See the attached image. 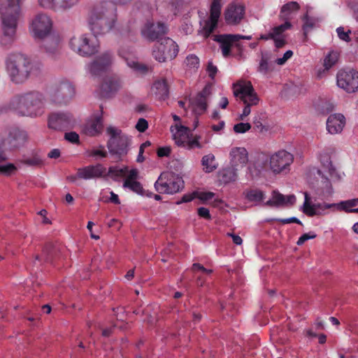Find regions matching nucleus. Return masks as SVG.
Instances as JSON below:
<instances>
[{
	"mask_svg": "<svg viewBox=\"0 0 358 358\" xmlns=\"http://www.w3.org/2000/svg\"><path fill=\"white\" fill-rule=\"evenodd\" d=\"M117 21L116 6L110 1L96 3L88 17L89 27L95 36L104 35L115 27Z\"/></svg>",
	"mask_w": 358,
	"mask_h": 358,
	"instance_id": "f257e3e1",
	"label": "nucleus"
},
{
	"mask_svg": "<svg viewBox=\"0 0 358 358\" xmlns=\"http://www.w3.org/2000/svg\"><path fill=\"white\" fill-rule=\"evenodd\" d=\"M9 106L21 116L36 117L45 113V98L38 91L21 93L12 98Z\"/></svg>",
	"mask_w": 358,
	"mask_h": 358,
	"instance_id": "f03ea898",
	"label": "nucleus"
},
{
	"mask_svg": "<svg viewBox=\"0 0 358 358\" xmlns=\"http://www.w3.org/2000/svg\"><path fill=\"white\" fill-rule=\"evenodd\" d=\"M5 68L10 80L15 85L25 83L36 70L31 59L20 52L10 53L6 56Z\"/></svg>",
	"mask_w": 358,
	"mask_h": 358,
	"instance_id": "7ed1b4c3",
	"label": "nucleus"
},
{
	"mask_svg": "<svg viewBox=\"0 0 358 358\" xmlns=\"http://www.w3.org/2000/svg\"><path fill=\"white\" fill-rule=\"evenodd\" d=\"M234 95L241 99L245 106L239 116V120H244L251 112L250 107L259 103V97L250 81H239L233 85Z\"/></svg>",
	"mask_w": 358,
	"mask_h": 358,
	"instance_id": "20e7f679",
	"label": "nucleus"
},
{
	"mask_svg": "<svg viewBox=\"0 0 358 358\" xmlns=\"http://www.w3.org/2000/svg\"><path fill=\"white\" fill-rule=\"evenodd\" d=\"M106 132L110 136L107 144L110 154L117 160L122 159L128 152L130 138L113 127H108Z\"/></svg>",
	"mask_w": 358,
	"mask_h": 358,
	"instance_id": "39448f33",
	"label": "nucleus"
},
{
	"mask_svg": "<svg viewBox=\"0 0 358 358\" xmlns=\"http://www.w3.org/2000/svg\"><path fill=\"white\" fill-rule=\"evenodd\" d=\"M76 94L75 87L66 78H61L52 86L50 92V101L57 106L69 103Z\"/></svg>",
	"mask_w": 358,
	"mask_h": 358,
	"instance_id": "423d86ee",
	"label": "nucleus"
},
{
	"mask_svg": "<svg viewBox=\"0 0 358 358\" xmlns=\"http://www.w3.org/2000/svg\"><path fill=\"white\" fill-rule=\"evenodd\" d=\"M96 36L89 34H80L71 38L69 45L79 55L89 57L98 52L99 43Z\"/></svg>",
	"mask_w": 358,
	"mask_h": 358,
	"instance_id": "0eeeda50",
	"label": "nucleus"
},
{
	"mask_svg": "<svg viewBox=\"0 0 358 358\" xmlns=\"http://www.w3.org/2000/svg\"><path fill=\"white\" fill-rule=\"evenodd\" d=\"M53 22L45 13L36 14L29 24V31L35 39L42 40L50 35L52 31Z\"/></svg>",
	"mask_w": 358,
	"mask_h": 358,
	"instance_id": "6e6552de",
	"label": "nucleus"
},
{
	"mask_svg": "<svg viewBox=\"0 0 358 358\" xmlns=\"http://www.w3.org/2000/svg\"><path fill=\"white\" fill-rule=\"evenodd\" d=\"M183 187L181 178L171 172H164L155 182V188L159 194H173Z\"/></svg>",
	"mask_w": 358,
	"mask_h": 358,
	"instance_id": "1a4fd4ad",
	"label": "nucleus"
},
{
	"mask_svg": "<svg viewBox=\"0 0 358 358\" xmlns=\"http://www.w3.org/2000/svg\"><path fill=\"white\" fill-rule=\"evenodd\" d=\"M20 16H0L1 36L0 44L8 48L16 39Z\"/></svg>",
	"mask_w": 358,
	"mask_h": 358,
	"instance_id": "9d476101",
	"label": "nucleus"
},
{
	"mask_svg": "<svg viewBox=\"0 0 358 358\" xmlns=\"http://www.w3.org/2000/svg\"><path fill=\"white\" fill-rule=\"evenodd\" d=\"M293 162L294 155L292 153L280 150L270 155L269 169L275 174L287 173Z\"/></svg>",
	"mask_w": 358,
	"mask_h": 358,
	"instance_id": "9b49d317",
	"label": "nucleus"
},
{
	"mask_svg": "<svg viewBox=\"0 0 358 358\" xmlns=\"http://www.w3.org/2000/svg\"><path fill=\"white\" fill-rule=\"evenodd\" d=\"M178 53V46L170 38H162L158 41L152 51V55L156 60L164 62L166 59H174Z\"/></svg>",
	"mask_w": 358,
	"mask_h": 358,
	"instance_id": "f8f14e48",
	"label": "nucleus"
},
{
	"mask_svg": "<svg viewBox=\"0 0 358 358\" xmlns=\"http://www.w3.org/2000/svg\"><path fill=\"white\" fill-rule=\"evenodd\" d=\"M114 62V55L110 51H106L97 55L87 66V71L92 76H98L108 71Z\"/></svg>",
	"mask_w": 358,
	"mask_h": 358,
	"instance_id": "ddd939ff",
	"label": "nucleus"
},
{
	"mask_svg": "<svg viewBox=\"0 0 358 358\" xmlns=\"http://www.w3.org/2000/svg\"><path fill=\"white\" fill-rule=\"evenodd\" d=\"M76 124V120L67 111L53 113L48 117V127L54 130L69 129Z\"/></svg>",
	"mask_w": 358,
	"mask_h": 358,
	"instance_id": "4468645a",
	"label": "nucleus"
},
{
	"mask_svg": "<svg viewBox=\"0 0 358 358\" xmlns=\"http://www.w3.org/2000/svg\"><path fill=\"white\" fill-rule=\"evenodd\" d=\"M337 85L350 93L358 89V71L341 70L337 73Z\"/></svg>",
	"mask_w": 358,
	"mask_h": 358,
	"instance_id": "2eb2a0df",
	"label": "nucleus"
},
{
	"mask_svg": "<svg viewBox=\"0 0 358 358\" xmlns=\"http://www.w3.org/2000/svg\"><path fill=\"white\" fill-rule=\"evenodd\" d=\"M336 203H313L310 201V197L307 192H304V202L301 207V210L303 213L306 215L320 216L324 215L327 213V209L336 208Z\"/></svg>",
	"mask_w": 358,
	"mask_h": 358,
	"instance_id": "dca6fc26",
	"label": "nucleus"
},
{
	"mask_svg": "<svg viewBox=\"0 0 358 358\" xmlns=\"http://www.w3.org/2000/svg\"><path fill=\"white\" fill-rule=\"evenodd\" d=\"M221 12V0H213L210 7V15L208 20L203 22L200 34L208 38L217 27Z\"/></svg>",
	"mask_w": 358,
	"mask_h": 358,
	"instance_id": "f3484780",
	"label": "nucleus"
},
{
	"mask_svg": "<svg viewBox=\"0 0 358 358\" xmlns=\"http://www.w3.org/2000/svg\"><path fill=\"white\" fill-rule=\"evenodd\" d=\"M168 27L163 22L153 23L148 21L141 29L142 36L150 40L155 41L167 33Z\"/></svg>",
	"mask_w": 358,
	"mask_h": 358,
	"instance_id": "a211bd4d",
	"label": "nucleus"
},
{
	"mask_svg": "<svg viewBox=\"0 0 358 358\" xmlns=\"http://www.w3.org/2000/svg\"><path fill=\"white\" fill-rule=\"evenodd\" d=\"M119 55L127 62V66L136 72L144 74L148 71V67L141 63H139L134 57L135 52L131 48H121L118 51Z\"/></svg>",
	"mask_w": 358,
	"mask_h": 358,
	"instance_id": "6ab92c4d",
	"label": "nucleus"
},
{
	"mask_svg": "<svg viewBox=\"0 0 358 358\" xmlns=\"http://www.w3.org/2000/svg\"><path fill=\"white\" fill-rule=\"evenodd\" d=\"M237 36L234 34H220L215 35L213 40L220 44L223 57H227L231 53V48L234 45L239 50H242L241 43H236V38Z\"/></svg>",
	"mask_w": 358,
	"mask_h": 358,
	"instance_id": "aec40b11",
	"label": "nucleus"
},
{
	"mask_svg": "<svg viewBox=\"0 0 358 358\" xmlns=\"http://www.w3.org/2000/svg\"><path fill=\"white\" fill-rule=\"evenodd\" d=\"M245 15V7L239 3L229 4L224 11L226 22L230 25H236L241 22Z\"/></svg>",
	"mask_w": 358,
	"mask_h": 358,
	"instance_id": "412c9836",
	"label": "nucleus"
},
{
	"mask_svg": "<svg viewBox=\"0 0 358 358\" xmlns=\"http://www.w3.org/2000/svg\"><path fill=\"white\" fill-rule=\"evenodd\" d=\"M248 162V152L243 147H234L229 152L230 166L241 169Z\"/></svg>",
	"mask_w": 358,
	"mask_h": 358,
	"instance_id": "4be33fe9",
	"label": "nucleus"
},
{
	"mask_svg": "<svg viewBox=\"0 0 358 358\" xmlns=\"http://www.w3.org/2000/svg\"><path fill=\"white\" fill-rule=\"evenodd\" d=\"M210 93V87L206 86L191 101L192 110L196 115H201L206 110L207 101Z\"/></svg>",
	"mask_w": 358,
	"mask_h": 358,
	"instance_id": "5701e85b",
	"label": "nucleus"
},
{
	"mask_svg": "<svg viewBox=\"0 0 358 358\" xmlns=\"http://www.w3.org/2000/svg\"><path fill=\"white\" fill-rule=\"evenodd\" d=\"M27 140V134L26 131L17 127H13L9 129L6 141L11 148L16 149L24 145Z\"/></svg>",
	"mask_w": 358,
	"mask_h": 358,
	"instance_id": "b1692460",
	"label": "nucleus"
},
{
	"mask_svg": "<svg viewBox=\"0 0 358 358\" xmlns=\"http://www.w3.org/2000/svg\"><path fill=\"white\" fill-rule=\"evenodd\" d=\"M106 168L99 164L78 169L77 175L79 178L91 180L101 177L106 173Z\"/></svg>",
	"mask_w": 358,
	"mask_h": 358,
	"instance_id": "393cba45",
	"label": "nucleus"
},
{
	"mask_svg": "<svg viewBox=\"0 0 358 358\" xmlns=\"http://www.w3.org/2000/svg\"><path fill=\"white\" fill-rule=\"evenodd\" d=\"M21 15V0H0V16Z\"/></svg>",
	"mask_w": 358,
	"mask_h": 358,
	"instance_id": "a878e982",
	"label": "nucleus"
},
{
	"mask_svg": "<svg viewBox=\"0 0 358 358\" xmlns=\"http://www.w3.org/2000/svg\"><path fill=\"white\" fill-rule=\"evenodd\" d=\"M345 125V117L341 113L331 114L327 120V130L331 134L341 133Z\"/></svg>",
	"mask_w": 358,
	"mask_h": 358,
	"instance_id": "bb28decb",
	"label": "nucleus"
},
{
	"mask_svg": "<svg viewBox=\"0 0 358 358\" xmlns=\"http://www.w3.org/2000/svg\"><path fill=\"white\" fill-rule=\"evenodd\" d=\"M292 24L289 21H285V23L274 27L270 31V36L274 41L276 48H280L283 47L285 43V31L291 29Z\"/></svg>",
	"mask_w": 358,
	"mask_h": 358,
	"instance_id": "cd10ccee",
	"label": "nucleus"
},
{
	"mask_svg": "<svg viewBox=\"0 0 358 358\" xmlns=\"http://www.w3.org/2000/svg\"><path fill=\"white\" fill-rule=\"evenodd\" d=\"M121 87L120 79L116 76H110L103 78L101 90L103 96H110L116 93Z\"/></svg>",
	"mask_w": 358,
	"mask_h": 358,
	"instance_id": "c85d7f7f",
	"label": "nucleus"
},
{
	"mask_svg": "<svg viewBox=\"0 0 358 358\" xmlns=\"http://www.w3.org/2000/svg\"><path fill=\"white\" fill-rule=\"evenodd\" d=\"M296 201L294 194L285 196L278 192L273 191L271 199L265 203L268 206H292Z\"/></svg>",
	"mask_w": 358,
	"mask_h": 358,
	"instance_id": "c756f323",
	"label": "nucleus"
},
{
	"mask_svg": "<svg viewBox=\"0 0 358 358\" xmlns=\"http://www.w3.org/2000/svg\"><path fill=\"white\" fill-rule=\"evenodd\" d=\"M188 128L176 124L171 127V131L175 143L179 146H186L188 139Z\"/></svg>",
	"mask_w": 358,
	"mask_h": 358,
	"instance_id": "7c9ffc66",
	"label": "nucleus"
},
{
	"mask_svg": "<svg viewBox=\"0 0 358 358\" xmlns=\"http://www.w3.org/2000/svg\"><path fill=\"white\" fill-rule=\"evenodd\" d=\"M272 57L268 52H262L261 59L257 66V72L263 76H267L274 70V64L272 62Z\"/></svg>",
	"mask_w": 358,
	"mask_h": 358,
	"instance_id": "2f4dec72",
	"label": "nucleus"
},
{
	"mask_svg": "<svg viewBox=\"0 0 358 358\" xmlns=\"http://www.w3.org/2000/svg\"><path fill=\"white\" fill-rule=\"evenodd\" d=\"M103 129V122L101 116H96L90 120L85 124L84 131L91 136L99 134Z\"/></svg>",
	"mask_w": 358,
	"mask_h": 358,
	"instance_id": "473e14b6",
	"label": "nucleus"
},
{
	"mask_svg": "<svg viewBox=\"0 0 358 358\" xmlns=\"http://www.w3.org/2000/svg\"><path fill=\"white\" fill-rule=\"evenodd\" d=\"M322 163L324 168L327 170L329 176L334 181H340L345 176L343 172L339 171L335 168L329 157H327L325 160H322Z\"/></svg>",
	"mask_w": 358,
	"mask_h": 358,
	"instance_id": "72a5a7b5",
	"label": "nucleus"
},
{
	"mask_svg": "<svg viewBox=\"0 0 358 358\" xmlns=\"http://www.w3.org/2000/svg\"><path fill=\"white\" fill-rule=\"evenodd\" d=\"M152 90L159 99H165L169 95V89L164 80L156 81L152 87Z\"/></svg>",
	"mask_w": 358,
	"mask_h": 358,
	"instance_id": "f704fd0d",
	"label": "nucleus"
},
{
	"mask_svg": "<svg viewBox=\"0 0 358 358\" xmlns=\"http://www.w3.org/2000/svg\"><path fill=\"white\" fill-rule=\"evenodd\" d=\"M201 164L206 173H211L217 168L215 155L211 153L204 155L202 157Z\"/></svg>",
	"mask_w": 358,
	"mask_h": 358,
	"instance_id": "c9c22d12",
	"label": "nucleus"
},
{
	"mask_svg": "<svg viewBox=\"0 0 358 358\" xmlns=\"http://www.w3.org/2000/svg\"><path fill=\"white\" fill-rule=\"evenodd\" d=\"M299 6L296 2L292 1L285 4L280 11V17L285 21H289L292 17V13L298 10Z\"/></svg>",
	"mask_w": 358,
	"mask_h": 358,
	"instance_id": "e433bc0d",
	"label": "nucleus"
},
{
	"mask_svg": "<svg viewBox=\"0 0 358 358\" xmlns=\"http://www.w3.org/2000/svg\"><path fill=\"white\" fill-rule=\"evenodd\" d=\"M80 0H57L56 12H67L77 6Z\"/></svg>",
	"mask_w": 358,
	"mask_h": 358,
	"instance_id": "4c0bfd02",
	"label": "nucleus"
},
{
	"mask_svg": "<svg viewBox=\"0 0 358 358\" xmlns=\"http://www.w3.org/2000/svg\"><path fill=\"white\" fill-rule=\"evenodd\" d=\"M239 170L237 167L230 166L222 171V179L224 182L228 183L235 181L238 178L237 171Z\"/></svg>",
	"mask_w": 358,
	"mask_h": 358,
	"instance_id": "58836bf2",
	"label": "nucleus"
},
{
	"mask_svg": "<svg viewBox=\"0 0 358 358\" xmlns=\"http://www.w3.org/2000/svg\"><path fill=\"white\" fill-rule=\"evenodd\" d=\"M357 204L358 199H353L336 203V208L343 210L346 212H353V209L352 208L356 206Z\"/></svg>",
	"mask_w": 358,
	"mask_h": 358,
	"instance_id": "ea45409f",
	"label": "nucleus"
},
{
	"mask_svg": "<svg viewBox=\"0 0 358 358\" xmlns=\"http://www.w3.org/2000/svg\"><path fill=\"white\" fill-rule=\"evenodd\" d=\"M338 59V54L337 52H330L324 59V66L326 70H329L336 64Z\"/></svg>",
	"mask_w": 358,
	"mask_h": 358,
	"instance_id": "a19ab883",
	"label": "nucleus"
},
{
	"mask_svg": "<svg viewBox=\"0 0 358 358\" xmlns=\"http://www.w3.org/2000/svg\"><path fill=\"white\" fill-rule=\"evenodd\" d=\"M303 21L304 23L303 25V29L304 31L305 34H306L308 31L312 30L315 27L316 24L318 22L317 19L313 17H310L308 15H306L304 17Z\"/></svg>",
	"mask_w": 358,
	"mask_h": 358,
	"instance_id": "79ce46f5",
	"label": "nucleus"
},
{
	"mask_svg": "<svg viewBox=\"0 0 358 358\" xmlns=\"http://www.w3.org/2000/svg\"><path fill=\"white\" fill-rule=\"evenodd\" d=\"M185 63L189 69L197 70L200 66L199 57L195 55H189L186 57Z\"/></svg>",
	"mask_w": 358,
	"mask_h": 358,
	"instance_id": "37998d69",
	"label": "nucleus"
},
{
	"mask_svg": "<svg viewBox=\"0 0 358 358\" xmlns=\"http://www.w3.org/2000/svg\"><path fill=\"white\" fill-rule=\"evenodd\" d=\"M123 187L129 188L131 190H132L133 192H134L138 194H143V187H142L141 184L136 180L131 181V182L124 181L123 183Z\"/></svg>",
	"mask_w": 358,
	"mask_h": 358,
	"instance_id": "c03bdc74",
	"label": "nucleus"
},
{
	"mask_svg": "<svg viewBox=\"0 0 358 358\" xmlns=\"http://www.w3.org/2000/svg\"><path fill=\"white\" fill-rule=\"evenodd\" d=\"M247 199L250 201H261L264 199L263 192L258 189H252L246 194Z\"/></svg>",
	"mask_w": 358,
	"mask_h": 358,
	"instance_id": "a18cd8bd",
	"label": "nucleus"
},
{
	"mask_svg": "<svg viewBox=\"0 0 358 358\" xmlns=\"http://www.w3.org/2000/svg\"><path fill=\"white\" fill-rule=\"evenodd\" d=\"M108 172L116 178L125 177L127 173V167L118 168L117 166H111L109 168Z\"/></svg>",
	"mask_w": 358,
	"mask_h": 358,
	"instance_id": "49530a36",
	"label": "nucleus"
},
{
	"mask_svg": "<svg viewBox=\"0 0 358 358\" xmlns=\"http://www.w3.org/2000/svg\"><path fill=\"white\" fill-rule=\"evenodd\" d=\"M57 0H37L38 5L43 8L52 10L56 12Z\"/></svg>",
	"mask_w": 358,
	"mask_h": 358,
	"instance_id": "de8ad7c7",
	"label": "nucleus"
},
{
	"mask_svg": "<svg viewBox=\"0 0 358 358\" xmlns=\"http://www.w3.org/2000/svg\"><path fill=\"white\" fill-rule=\"evenodd\" d=\"M17 170L13 164H6L0 166V173L5 176H10Z\"/></svg>",
	"mask_w": 358,
	"mask_h": 358,
	"instance_id": "09e8293b",
	"label": "nucleus"
},
{
	"mask_svg": "<svg viewBox=\"0 0 358 358\" xmlns=\"http://www.w3.org/2000/svg\"><path fill=\"white\" fill-rule=\"evenodd\" d=\"M251 129L250 123L241 122L234 126V131L236 134H244Z\"/></svg>",
	"mask_w": 358,
	"mask_h": 358,
	"instance_id": "8fccbe9b",
	"label": "nucleus"
},
{
	"mask_svg": "<svg viewBox=\"0 0 358 358\" xmlns=\"http://www.w3.org/2000/svg\"><path fill=\"white\" fill-rule=\"evenodd\" d=\"M215 194L212 192H196V197L202 201H207L212 199Z\"/></svg>",
	"mask_w": 358,
	"mask_h": 358,
	"instance_id": "3c124183",
	"label": "nucleus"
},
{
	"mask_svg": "<svg viewBox=\"0 0 358 358\" xmlns=\"http://www.w3.org/2000/svg\"><path fill=\"white\" fill-rule=\"evenodd\" d=\"M22 163L27 166H38L42 163L41 159L38 156H33L22 160Z\"/></svg>",
	"mask_w": 358,
	"mask_h": 358,
	"instance_id": "603ef678",
	"label": "nucleus"
},
{
	"mask_svg": "<svg viewBox=\"0 0 358 358\" xmlns=\"http://www.w3.org/2000/svg\"><path fill=\"white\" fill-rule=\"evenodd\" d=\"M336 32L338 34V36L340 39L342 41L349 42L350 41V37L349 34H350V30H348V31H345L344 28L342 27H338L336 29Z\"/></svg>",
	"mask_w": 358,
	"mask_h": 358,
	"instance_id": "864d4df0",
	"label": "nucleus"
},
{
	"mask_svg": "<svg viewBox=\"0 0 358 358\" xmlns=\"http://www.w3.org/2000/svg\"><path fill=\"white\" fill-rule=\"evenodd\" d=\"M64 138L72 143H79V135L74 131L66 132L64 135Z\"/></svg>",
	"mask_w": 358,
	"mask_h": 358,
	"instance_id": "5fc2aeb1",
	"label": "nucleus"
},
{
	"mask_svg": "<svg viewBox=\"0 0 358 358\" xmlns=\"http://www.w3.org/2000/svg\"><path fill=\"white\" fill-rule=\"evenodd\" d=\"M182 6L180 0H171L170 2L171 9L175 15L180 11Z\"/></svg>",
	"mask_w": 358,
	"mask_h": 358,
	"instance_id": "6e6d98bb",
	"label": "nucleus"
},
{
	"mask_svg": "<svg viewBox=\"0 0 358 358\" xmlns=\"http://www.w3.org/2000/svg\"><path fill=\"white\" fill-rule=\"evenodd\" d=\"M316 237V234L313 232H310V233H308V234H303L302 236H301L299 237V238L298 239L296 243L298 245H303L306 241L310 240V239H313V238H315Z\"/></svg>",
	"mask_w": 358,
	"mask_h": 358,
	"instance_id": "4d7b16f0",
	"label": "nucleus"
},
{
	"mask_svg": "<svg viewBox=\"0 0 358 358\" xmlns=\"http://www.w3.org/2000/svg\"><path fill=\"white\" fill-rule=\"evenodd\" d=\"M293 55V52L292 50H287L282 57H280L275 60V63L278 65H283L286 63V62L290 59Z\"/></svg>",
	"mask_w": 358,
	"mask_h": 358,
	"instance_id": "13d9d810",
	"label": "nucleus"
},
{
	"mask_svg": "<svg viewBox=\"0 0 358 358\" xmlns=\"http://www.w3.org/2000/svg\"><path fill=\"white\" fill-rule=\"evenodd\" d=\"M206 71L209 77L211 79H214L217 72V68L213 64L212 62H208Z\"/></svg>",
	"mask_w": 358,
	"mask_h": 358,
	"instance_id": "bf43d9fd",
	"label": "nucleus"
},
{
	"mask_svg": "<svg viewBox=\"0 0 358 358\" xmlns=\"http://www.w3.org/2000/svg\"><path fill=\"white\" fill-rule=\"evenodd\" d=\"M148 127V123L144 118H140L136 124V129L140 132H144Z\"/></svg>",
	"mask_w": 358,
	"mask_h": 358,
	"instance_id": "052dcab7",
	"label": "nucleus"
},
{
	"mask_svg": "<svg viewBox=\"0 0 358 358\" xmlns=\"http://www.w3.org/2000/svg\"><path fill=\"white\" fill-rule=\"evenodd\" d=\"M138 171L137 169H131L129 171H127V173H126V178L124 181H134L136 180L138 178Z\"/></svg>",
	"mask_w": 358,
	"mask_h": 358,
	"instance_id": "680f3d73",
	"label": "nucleus"
},
{
	"mask_svg": "<svg viewBox=\"0 0 358 358\" xmlns=\"http://www.w3.org/2000/svg\"><path fill=\"white\" fill-rule=\"evenodd\" d=\"M52 252V245H48L45 248L43 249V253L41 255V258L44 259L45 262H50L51 260L50 255Z\"/></svg>",
	"mask_w": 358,
	"mask_h": 358,
	"instance_id": "e2e57ef3",
	"label": "nucleus"
},
{
	"mask_svg": "<svg viewBox=\"0 0 358 358\" xmlns=\"http://www.w3.org/2000/svg\"><path fill=\"white\" fill-rule=\"evenodd\" d=\"M198 215L200 217H203L205 219H207V220L210 219V215L209 210L206 208H204V207L199 208H198Z\"/></svg>",
	"mask_w": 358,
	"mask_h": 358,
	"instance_id": "0e129e2a",
	"label": "nucleus"
},
{
	"mask_svg": "<svg viewBox=\"0 0 358 358\" xmlns=\"http://www.w3.org/2000/svg\"><path fill=\"white\" fill-rule=\"evenodd\" d=\"M194 198H196V192H194L192 194L183 195V196L181 199V201H178L177 203L180 204L181 203L189 202V201H192Z\"/></svg>",
	"mask_w": 358,
	"mask_h": 358,
	"instance_id": "69168bd1",
	"label": "nucleus"
},
{
	"mask_svg": "<svg viewBox=\"0 0 358 358\" xmlns=\"http://www.w3.org/2000/svg\"><path fill=\"white\" fill-rule=\"evenodd\" d=\"M171 153V149L169 147L159 148L157 150V155L159 157H167Z\"/></svg>",
	"mask_w": 358,
	"mask_h": 358,
	"instance_id": "338daca9",
	"label": "nucleus"
},
{
	"mask_svg": "<svg viewBox=\"0 0 358 358\" xmlns=\"http://www.w3.org/2000/svg\"><path fill=\"white\" fill-rule=\"evenodd\" d=\"M279 222H280L282 224H289L292 222H294L299 224H302L301 222L296 217H292L289 218H285V219H279Z\"/></svg>",
	"mask_w": 358,
	"mask_h": 358,
	"instance_id": "774afa93",
	"label": "nucleus"
}]
</instances>
